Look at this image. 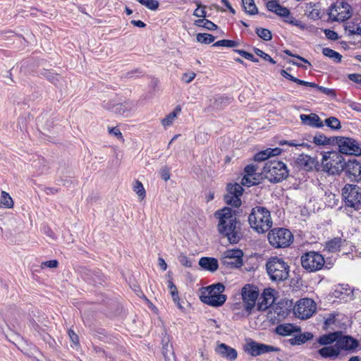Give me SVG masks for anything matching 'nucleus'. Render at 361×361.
Here are the masks:
<instances>
[{"mask_svg": "<svg viewBox=\"0 0 361 361\" xmlns=\"http://www.w3.org/2000/svg\"><path fill=\"white\" fill-rule=\"evenodd\" d=\"M219 214V221L217 226L219 233L226 237L231 244L238 243L242 236L240 222L237 221L236 216L232 213L230 208L224 207Z\"/></svg>", "mask_w": 361, "mask_h": 361, "instance_id": "f257e3e1", "label": "nucleus"}, {"mask_svg": "<svg viewBox=\"0 0 361 361\" xmlns=\"http://www.w3.org/2000/svg\"><path fill=\"white\" fill-rule=\"evenodd\" d=\"M250 226L259 233L268 231L272 226L270 212L265 207H256L249 215Z\"/></svg>", "mask_w": 361, "mask_h": 361, "instance_id": "f03ea898", "label": "nucleus"}, {"mask_svg": "<svg viewBox=\"0 0 361 361\" xmlns=\"http://www.w3.org/2000/svg\"><path fill=\"white\" fill-rule=\"evenodd\" d=\"M225 290V286L221 283H217L203 288L200 300L212 307H220L224 304L227 296L222 293Z\"/></svg>", "mask_w": 361, "mask_h": 361, "instance_id": "7ed1b4c3", "label": "nucleus"}, {"mask_svg": "<svg viewBox=\"0 0 361 361\" xmlns=\"http://www.w3.org/2000/svg\"><path fill=\"white\" fill-rule=\"evenodd\" d=\"M268 276L272 281H283L289 276L290 267L282 258L272 257L266 263Z\"/></svg>", "mask_w": 361, "mask_h": 361, "instance_id": "20e7f679", "label": "nucleus"}, {"mask_svg": "<svg viewBox=\"0 0 361 361\" xmlns=\"http://www.w3.org/2000/svg\"><path fill=\"white\" fill-rule=\"evenodd\" d=\"M262 174L270 182L279 183L288 177V171L283 162L274 159L265 162Z\"/></svg>", "mask_w": 361, "mask_h": 361, "instance_id": "39448f33", "label": "nucleus"}, {"mask_svg": "<svg viewBox=\"0 0 361 361\" xmlns=\"http://www.w3.org/2000/svg\"><path fill=\"white\" fill-rule=\"evenodd\" d=\"M292 233L286 228H274L268 233L269 243L276 248L288 247L293 240Z\"/></svg>", "mask_w": 361, "mask_h": 361, "instance_id": "423d86ee", "label": "nucleus"}, {"mask_svg": "<svg viewBox=\"0 0 361 361\" xmlns=\"http://www.w3.org/2000/svg\"><path fill=\"white\" fill-rule=\"evenodd\" d=\"M302 267L309 272H314L322 269L324 265V257L317 252L311 251L301 256Z\"/></svg>", "mask_w": 361, "mask_h": 361, "instance_id": "0eeeda50", "label": "nucleus"}, {"mask_svg": "<svg viewBox=\"0 0 361 361\" xmlns=\"http://www.w3.org/2000/svg\"><path fill=\"white\" fill-rule=\"evenodd\" d=\"M323 171L334 174L343 166L342 157L336 152H327L323 155L322 160Z\"/></svg>", "mask_w": 361, "mask_h": 361, "instance_id": "6e6552de", "label": "nucleus"}, {"mask_svg": "<svg viewBox=\"0 0 361 361\" xmlns=\"http://www.w3.org/2000/svg\"><path fill=\"white\" fill-rule=\"evenodd\" d=\"M316 310V303L310 298L300 299L293 308L294 314L301 319L310 318Z\"/></svg>", "mask_w": 361, "mask_h": 361, "instance_id": "1a4fd4ad", "label": "nucleus"}, {"mask_svg": "<svg viewBox=\"0 0 361 361\" xmlns=\"http://www.w3.org/2000/svg\"><path fill=\"white\" fill-rule=\"evenodd\" d=\"M351 15L350 6L344 1L336 2L329 8V16L333 21H345Z\"/></svg>", "mask_w": 361, "mask_h": 361, "instance_id": "9d476101", "label": "nucleus"}, {"mask_svg": "<svg viewBox=\"0 0 361 361\" xmlns=\"http://www.w3.org/2000/svg\"><path fill=\"white\" fill-rule=\"evenodd\" d=\"M339 152L342 154L358 156L361 154V147L358 142L350 137H336Z\"/></svg>", "mask_w": 361, "mask_h": 361, "instance_id": "9b49d317", "label": "nucleus"}, {"mask_svg": "<svg viewBox=\"0 0 361 361\" xmlns=\"http://www.w3.org/2000/svg\"><path fill=\"white\" fill-rule=\"evenodd\" d=\"M243 257L240 249L228 250L224 252L221 263L228 268H239L243 265Z\"/></svg>", "mask_w": 361, "mask_h": 361, "instance_id": "f8f14e48", "label": "nucleus"}, {"mask_svg": "<svg viewBox=\"0 0 361 361\" xmlns=\"http://www.w3.org/2000/svg\"><path fill=\"white\" fill-rule=\"evenodd\" d=\"M245 351L251 356L257 357L271 352H279L280 348L252 341L247 343Z\"/></svg>", "mask_w": 361, "mask_h": 361, "instance_id": "ddd939ff", "label": "nucleus"}, {"mask_svg": "<svg viewBox=\"0 0 361 361\" xmlns=\"http://www.w3.org/2000/svg\"><path fill=\"white\" fill-rule=\"evenodd\" d=\"M345 203H361V188L357 185L346 184L342 189Z\"/></svg>", "mask_w": 361, "mask_h": 361, "instance_id": "4468645a", "label": "nucleus"}, {"mask_svg": "<svg viewBox=\"0 0 361 361\" xmlns=\"http://www.w3.org/2000/svg\"><path fill=\"white\" fill-rule=\"evenodd\" d=\"M259 292L247 284L242 289V298L244 303V308L247 312H250L255 305L258 298Z\"/></svg>", "mask_w": 361, "mask_h": 361, "instance_id": "2eb2a0df", "label": "nucleus"}, {"mask_svg": "<svg viewBox=\"0 0 361 361\" xmlns=\"http://www.w3.org/2000/svg\"><path fill=\"white\" fill-rule=\"evenodd\" d=\"M226 190L227 192L224 195L226 203H242L240 196L243 194V189L240 184H228Z\"/></svg>", "mask_w": 361, "mask_h": 361, "instance_id": "dca6fc26", "label": "nucleus"}, {"mask_svg": "<svg viewBox=\"0 0 361 361\" xmlns=\"http://www.w3.org/2000/svg\"><path fill=\"white\" fill-rule=\"evenodd\" d=\"M335 344L340 352L341 350L353 351L358 347L359 342L350 336L343 335V332L341 331V335L338 336Z\"/></svg>", "mask_w": 361, "mask_h": 361, "instance_id": "f3484780", "label": "nucleus"}, {"mask_svg": "<svg viewBox=\"0 0 361 361\" xmlns=\"http://www.w3.org/2000/svg\"><path fill=\"white\" fill-rule=\"evenodd\" d=\"M84 279L94 286L102 285L104 282L105 276L99 269H85L82 273Z\"/></svg>", "mask_w": 361, "mask_h": 361, "instance_id": "a211bd4d", "label": "nucleus"}, {"mask_svg": "<svg viewBox=\"0 0 361 361\" xmlns=\"http://www.w3.org/2000/svg\"><path fill=\"white\" fill-rule=\"evenodd\" d=\"M273 291L274 290L271 288L264 290L257 303V310L265 311L274 302Z\"/></svg>", "mask_w": 361, "mask_h": 361, "instance_id": "6ab92c4d", "label": "nucleus"}, {"mask_svg": "<svg viewBox=\"0 0 361 361\" xmlns=\"http://www.w3.org/2000/svg\"><path fill=\"white\" fill-rule=\"evenodd\" d=\"M216 352L222 357L231 361H234L238 357L237 350L225 343L219 344L216 348Z\"/></svg>", "mask_w": 361, "mask_h": 361, "instance_id": "aec40b11", "label": "nucleus"}, {"mask_svg": "<svg viewBox=\"0 0 361 361\" xmlns=\"http://www.w3.org/2000/svg\"><path fill=\"white\" fill-rule=\"evenodd\" d=\"M302 123L312 128H322L324 123L319 116L316 114H301L300 116Z\"/></svg>", "mask_w": 361, "mask_h": 361, "instance_id": "412c9836", "label": "nucleus"}, {"mask_svg": "<svg viewBox=\"0 0 361 361\" xmlns=\"http://www.w3.org/2000/svg\"><path fill=\"white\" fill-rule=\"evenodd\" d=\"M317 353L322 357L328 358L331 360H336L340 355V351L336 344L334 345L324 346L320 348Z\"/></svg>", "mask_w": 361, "mask_h": 361, "instance_id": "4be33fe9", "label": "nucleus"}, {"mask_svg": "<svg viewBox=\"0 0 361 361\" xmlns=\"http://www.w3.org/2000/svg\"><path fill=\"white\" fill-rule=\"evenodd\" d=\"M199 265L204 270L210 272L216 271L219 268V262L216 258L203 257L199 260Z\"/></svg>", "mask_w": 361, "mask_h": 361, "instance_id": "5701e85b", "label": "nucleus"}, {"mask_svg": "<svg viewBox=\"0 0 361 361\" xmlns=\"http://www.w3.org/2000/svg\"><path fill=\"white\" fill-rule=\"evenodd\" d=\"M299 331H300V328L292 324H279L275 329V332L283 336H289L295 332Z\"/></svg>", "mask_w": 361, "mask_h": 361, "instance_id": "b1692460", "label": "nucleus"}, {"mask_svg": "<svg viewBox=\"0 0 361 361\" xmlns=\"http://www.w3.org/2000/svg\"><path fill=\"white\" fill-rule=\"evenodd\" d=\"M341 335V331H335L326 334L322 335L317 339V343L321 345H328L337 341L338 336Z\"/></svg>", "mask_w": 361, "mask_h": 361, "instance_id": "393cba45", "label": "nucleus"}, {"mask_svg": "<svg viewBox=\"0 0 361 361\" xmlns=\"http://www.w3.org/2000/svg\"><path fill=\"white\" fill-rule=\"evenodd\" d=\"M297 163L306 171L312 170L315 165L314 159L305 154L300 155L297 159Z\"/></svg>", "mask_w": 361, "mask_h": 361, "instance_id": "a878e982", "label": "nucleus"}, {"mask_svg": "<svg viewBox=\"0 0 361 361\" xmlns=\"http://www.w3.org/2000/svg\"><path fill=\"white\" fill-rule=\"evenodd\" d=\"M162 353L165 357L166 361H175V357L172 349V345L169 344V338H164L162 339Z\"/></svg>", "mask_w": 361, "mask_h": 361, "instance_id": "bb28decb", "label": "nucleus"}, {"mask_svg": "<svg viewBox=\"0 0 361 361\" xmlns=\"http://www.w3.org/2000/svg\"><path fill=\"white\" fill-rule=\"evenodd\" d=\"M132 109L133 105L128 102L116 104L113 106V112L124 116H128Z\"/></svg>", "mask_w": 361, "mask_h": 361, "instance_id": "cd10ccee", "label": "nucleus"}, {"mask_svg": "<svg viewBox=\"0 0 361 361\" xmlns=\"http://www.w3.org/2000/svg\"><path fill=\"white\" fill-rule=\"evenodd\" d=\"M348 171L356 181L361 179V164L359 162L355 161L348 164Z\"/></svg>", "mask_w": 361, "mask_h": 361, "instance_id": "c85d7f7f", "label": "nucleus"}, {"mask_svg": "<svg viewBox=\"0 0 361 361\" xmlns=\"http://www.w3.org/2000/svg\"><path fill=\"white\" fill-rule=\"evenodd\" d=\"M343 240L341 238H334L326 242V248L331 252H335L340 250Z\"/></svg>", "mask_w": 361, "mask_h": 361, "instance_id": "c756f323", "label": "nucleus"}, {"mask_svg": "<svg viewBox=\"0 0 361 361\" xmlns=\"http://www.w3.org/2000/svg\"><path fill=\"white\" fill-rule=\"evenodd\" d=\"M181 111L180 106H176L173 111L170 113L166 118L162 119L161 123L164 127H168L171 126L176 118L177 117L178 114Z\"/></svg>", "mask_w": 361, "mask_h": 361, "instance_id": "7c9ffc66", "label": "nucleus"}, {"mask_svg": "<svg viewBox=\"0 0 361 361\" xmlns=\"http://www.w3.org/2000/svg\"><path fill=\"white\" fill-rule=\"evenodd\" d=\"M195 25L198 27H204L209 30H214L217 28V25L216 24L205 18L196 20L195 21Z\"/></svg>", "mask_w": 361, "mask_h": 361, "instance_id": "2f4dec72", "label": "nucleus"}, {"mask_svg": "<svg viewBox=\"0 0 361 361\" xmlns=\"http://www.w3.org/2000/svg\"><path fill=\"white\" fill-rule=\"evenodd\" d=\"M322 54L331 59H333L335 62L339 63L342 59V56L337 51L330 49V48H324L322 50Z\"/></svg>", "mask_w": 361, "mask_h": 361, "instance_id": "473e14b6", "label": "nucleus"}, {"mask_svg": "<svg viewBox=\"0 0 361 361\" xmlns=\"http://www.w3.org/2000/svg\"><path fill=\"white\" fill-rule=\"evenodd\" d=\"M242 2L244 9L247 13L254 15L257 13V8L254 0H242Z\"/></svg>", "mask_w": 361, "mask_h": 361, "instance_id": "72a5a7b5", "label": "nucleus"}, {"mask_svg": "<svg viewBox=\"0 0 361 361\" xmlns=\"http://www.w3.org/2000/svg\"><path fill=\"white\" fill-rule=\"evenodd\" d=\"M196 39L198 42L209 44L214 41L215 37L208 33H198Z\"/></svg>", "mask_w": 361, "mask_h": 361, "instance_id": "f704fd0d", "label": "nucleus"}, {"mask_svg": "<svg viewBox=\"0 0 361 361\" xmlns=\"http://www.w3.org/2000/svg\"><path fill=\"white\" fill-rule=\"evenodd\" d=\"M324 123L328 127L333 130H339L341 128L340 121L334 116L326 118Z\"/></svg>", "mask_w": 361, "mask_h": 361, "instance_id": "c9c22d12", "label": "nucleus"}, {"mask_svg": "<svg viewBox=\"0 0 361 361\" xmlns=\"http://www.w3.org/2000/svg\"><path fill=\"white\" fill-rule=\"evenodd\" d=\"M361 204H344L339 207L338 210L345 213L348 216H352L355 210L360 209Z\"/></svg>", "mask_w": 361, "mask_h": 361, "instance_id": "e433bc0d", "label": "nucleus"}, {"mask_svg": "<svg viewBox=\"0 0 361 361\" xmlns=\"http://www.w3.org/2000/svg\"><path fill=\"white\" fill-rule=\"evenodd\" d=\"M256 33L261 39L269 41L271 40L272 38L271 32L269 30L262 27H257L256 28Z\"/></svg>", "mask_w": 361, "mask_h": 361, "instance_id": "4c0bfd02", "label": "nucleus"}, {"mask_svg": "<svg viewBox=\"0 0 361 361\" xmlns=\"http://www.w3.org/2000/svg\"><path fill=\"white\" fill-rule=\"evenodd\" d=\"M140 4L145 6L148 9L156 11L159 6V2L157 0H137Z\"/></svg>", "mask_w": 361, "mask_h": 361, "instance_id": "58836bf2", "label": "nucleus"}, {"mask_svg": "<svg viewBox=\"0 0 361 361\" xmlns=\"http://www.w3.org/2000/svg\"><path fill=\"white\" fill-rule=\"evenodd\" d=\"M313 142L317 145H326L330 144L331 138L326 137L323 134H318L313 137Z\"/></svg>", "mask_w": 361, "mask_h": 361, "instance_id": "ea45409f", "label": "nucleus"}, {"mask_svg": "<svg viewBox=\"0 0 361 361\" xmlns=\"http://www.w3.org/2000/svg\"><path fill=\"white\" fill-rule=\"evenodd\" d=\"M134 191L137 193L140 197V201H142L145 196V190L143 187L142 183L139 180H135L134 186Z\"/></svg>", "mask_w": 361, "mask_h": 361, "instance_id": "a19ab883", "label": "nucleus"}, {"mask_svg": "<svg viewBox=\"0 0 361 361\" xmlns=\"http://www.w3.org/2000/svg\"><path fill=\"white\" fill-rule=\"evenodd\" d=\"M298 343L299 345H302L303 343H305L308 341H310L313 338L314 336L310 332H305L302 334H300L296 335Z\"/></svg>", "mask_w": 361, "mask_h": 361, "instance_id": "79ce46f5", "label": "nucleus"}, {"mask_svg": "<svg viewBox=\"0 0 361 361\" xmlns=\"http://www.w3.org/2000/svg\"><path fill=\"white\" fill-rule=\"evenodd\" d=\"M214 47H235L238 46V42L230 39H221L217 41L213 44Z\"/></svg>", "mask_w": 361, "mask_h": 361, "instance_id": "37998d69", "label": "nucleus"}, {"mask_svg": "<svg viewBox=\"0 0 361 361\" xmlns=\"http://www.w3.org/2000/svg\"><path fill=\"white\" fill-rule=\"evenodd\" d=\"M257 183L258 181L255 177L247 175H245L241 180V184L247 187H250L251 185H254Z\"/></svg>", "mask_w": 361, "mask_h": 361, "instance_id": "c03bdc74", "label": "nucleus"}, {"mask_svg": "<svg viewBox=\"0 0 361 361\" xmlns=\"http://www.w3.org/2000/svg\"><path fill=\"white\" fill-rule=\"evenodd\" d=\"M322 200L324 203H331L333 202L334 203H336L338 202V196L336 194L332 193L331 192H325L324 197Z\"/></svg>", "mask_w": 361, "mask_h": 361, "instance_id": "a18cd8bd", "label": "nucleus"}, {"mask_svg": "<svg viewBox=\"0 0 361 361\" xmlns=\"http://www.w3.org/2000/svg\"><path fill=\"white\" fill-rule=\"evenodd\" d=\"M178 259L179 262L184 266L185 267L190 268L192 267L193 261L190 259L189 257H188L185 254L180 253L178 257Z\"/></svg>", "mask_w": 361, "mask_h": 361, "instance_id": "49530a36", "label": "nucleus"}, {"mask_svg": "<svg viewBox=\"0 0 361 361\" xmlns=\"http://www.w3.org/2000/svg\"><path fill=\"white\" fill-rule=\"evenodd\" d=\"M195 3L197 4V8L195 10L193 15L198 18H204L207 16V12L204 10L205 6H202L199 1H196Z\"/></svg>", "mask_w": 361, "mask_h": 361, "instance_id": "de8ad7c7", "label": "nucleus"}, {"mask_svg": "<svg viewBox=\"0 0 361 361\" xmlns=\"http://www.w3.org/2000/svg\"><path fill=\"white\" fill-rule=\"evenodd\" d=\"M254 51L257 56L263 59L264 61H269L272 64L276 63V61L269 54H266L261 49L258 48H254Z\"/></svg>", "mask_w": 361, "mask_h": 361, "instance_id": "09e8293b", "label": "nucleus"}, {"mask_svg": "<svg viewBox=\"0 0 361 361\" xmlns=\"http://www.w3.org/2000/svg\"><path fill=\"white\" fill-rule=\"evenodd\" d=\"M269 157H269V149H265V150H263V151H261V152L257 153L254 156V160L255 161H262L267 160Z\"/></svg>", "mask_w": 361, "mask_h": 361, "instance_id": "8fccbe9b", "label": "nucleus"}, {"mask_svg": "<svg viewBox=\"0 0 361 361\" xmlns=\"http://www.w3.org/2000/svg\"><path fill=\"white\" fill-rule=\"evenodd\" d=\"M317 90L320 91L323 94L328 95L331 97L335 98L336 97V92L334 89L327 88L325 87L319 86L317 85V87H315Z\"/></svg>", "mask_w": 361, "mask_h": 361, "instance_id": "3c124183", "label": "nucleus"}, {"mask_svg": "<svg viewBox=\"0 0 361 361\" xmlns=\"http://www.w3.org/2000/svg\"><path fill=\"white\" fill-rule=\"evenodd\" d=\"M236 52H238L241 56H243V58L247 59V60H250L252 62H255V63H257L259 62V60L258 59L254 57V56L249 53V52H247L244 50H240V49H237V50H235Z\"/></svg>", "mask_w": 361, "mask_h": 361, "instance_id": "603ef678", "label": "nucleus"}, {"mask_svg": "<svg viewBox=\"0 0 361 361\" xmlns=\"http://www.w3.org/2000/svg\"><path fill=\"white\" fill-rule=\"evenodd\" d=\"M280 4L276 0H271L267 3V8L269 11L275 13L277 11L278 8H279Z\"/></svg>", "mask_w": 361, "mask_h": 361, "instance_id": "864d4df0", "label": "nucleus"}, {"mask_svg": "<svg viewBox=\"0 0 361 361\" xmlns=\"http://www.w3.org/2000/svg\"><path fill=\"white\" fill-rule=\"evenodd\" d=\"M283 18V20L286 23H289L290 25L295 26H300V22L297 20L293 16H292L290 13L287 16H285Z\"/></svg>", "mask_w": 361, "mask_h": 361, "instance_id": "5fc2aeb1", "label": "nucleus"}, {"mask_svg": "<svg viewBox=\"0 0 361 361\" xmlns=\"http://www.w3.org/2000/svg\"><path fill=\"white\" fill-rule=\"evenodd\" d=\"M279 144L281 145H288L289 146H293V147L307 146V145L305 142H298L295 140H291V141L281 140V141H280Z\"/></svg>", "mask_w": 361, "mask_h": 361, "instance_id": "6e6d98bb", "label": "nucleus"}, {"mask_svg": "<svg viewBox=\"0 0 361 361\" xmlns=\"http://www.w3.org/2000/svg\"><path fill=\"white\" fill-rule=\"evenodd\" d=\"M59 265V262L56 259L49 260L42 262L41 267L56 268Z\"/></svg>", "mask_w": 361, "mask_h": 361, "instance_id": "4d7b16f0", "label": "nucleus"}, {"mask_svg": "<svg viewBox=\"0 0 361 361\" xmlns=\"http://www.w3.org/2000/svg\"><path fill=\"white\" fill-rule=\"evenodd\" d=\"M0 203H13V201L8 192L2 191L1 195Z\"/></svg>", "mask_w": 361, "mask_h": 361, "instance_id": "13d9d810", "label": "nucleus"}, {"mask_svg": "<svg viewBox=\"0 0 361 361\" xmlns=\"http://www.w3.org/2000/svg\"><path fill=\"white\" fill-rule=\"evenodd\" d=\"M360 27V23L357 25L350 23L345 26V30L349 32L350 35H357V30Z\"/></svg>", "mask_w": 361, "mask_h": 361, "instance_id": "bf43d9fd", "label": "nucleus"}, {"mask_svg": "<svg viewBox=\"0 0 361 361\" xmlns=\"http://www.w3.org/2000/svg\"><path fill=\"white\" fill-rule=\"evenodd\" d=\"M196 76L194 72L185 73L182 76V80L186 83H190Z\"/></svg>", "mask_w": 361, "mask_h": 361, "instance_id": "052dcab7", "label": "nucleus"}, {"mask_svg": "<svg viewBox=\"0 0 361 361\" xmlns=\"http://www.w3.org/2000/svg\"><path fill=\"white\" fill-rule=\"evenodd\" d=\"M324 33H325L326 37L329 39L337 40L338 39V34L336 32H334V30L326 29L324 30Z\"/></svg>", "mask_w": 361, "mask_h": 361, "instance_id": "680f3d73", "label": "nucleus"}, {"mask_svg": "<svg viewBox=\"0 0 361 361\" xmlns=\"http://www.w3.org/2000/svg\"><path fill=\"white\" fill-rule=\"evenodd\" d=\"M256 170H257V168L255 165H253V164L247 165L245 168V175L254 176L256 174L255 173Z\"/></svg>", "mask_w": 361, "mask_h": 361, "instance_id": "e2e57ef3", "label": "nucleus"}, {"mask_svg": "<svg viewBox=\"0 0 361 361\" xmlns=\"http://www.w3.org/2000/svg\"><path fill=\"white\" fill-rule=\"evenodd\" d=\"M68 336L70 337V339L75 345L79 344V338L78 336L72 330L68 329Z\"/></svg>", "mask_w": 361, "mask_h": 361, "instance_id": "0e129e2a", "label": "nucleus"}, {"mask_svg": "<svg viewBox=\"0 0 361 361\" xmlns=\"http://www.w3.org/2000/svg\"><path fill=\"white\" fill-rule=\"evenodd\" d=\"M109 133L110 134H112V135H115L118 139H122L123 138L122 133H121L120 129L118 127L109 128Z\"/></svg>", "mask_w": 361, "mask_h": 361, "instance_id": "69168bd1", "label": "nucleus"}, {"mask_svg": "<svg viewBox=\"0 0 361 361\" xmlns=\"http://www.w3.org/2000/svg\"><path fill=\"white\" fill-rule=\"evenodd\" d=\"M350 80L361 85V75L357 73H351L348 75Z\"/></svg>", "mask_w": 361, "mask_h": 361, "instance_id": "338daca9", "label": "nucleus"}, {"mask_svg": "<svg viewBox=\"0 0 361 361\" xmlns=\"http://www.w3.org/2000/svg\"><path fill=\"white\" fill-rule=\"evenodd\" d=\"M289 11H290L287 8L283 7L281 5H280L279 8H278L277 11L276 12V14H277L278 16H279L281 17L284 18L285 16H287L288 14H289Z\"/></svg>", "mask_w": 361, "mask_h": 361, "instance_id": "774afa93", "label": "nucleus"}]
</instances>
